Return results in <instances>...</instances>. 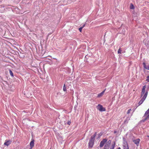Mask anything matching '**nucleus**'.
Listing matches in <instances>:
<instances>
[{
    "label": "nucleus",
    "instance_id": "a878e982",
    "mask_svg": "<svg viewBox=\"0 0 149 149\" xmlns=\"http://www.w3.org/2000/svg\"><path fill=\"white\" fill-rule=\"evenodd\" d=\"M85 26V24L83 25V26H82L81 27H82V28H84Z\"/></svg>",
    "mask_w": 149,
    "mask_h": 149
},
{
    "label": "nucleus",
    "instance_id": "393cba45",
    "mask_svg": "<svg viewBox=\"0 0 149 149\" xmlns=\"http://www.w3.org/2000/svg\"><path fill=\"white\" fill-rule=\"evenodd\" d=\"M145 93H142L141 92V97H142V96H143V95H144V94Z\"/></svg>",
    "mask_w": 149,
    "mask_h": 149
},
{
    "label": "nucleus",
    "instance_id": "a211bd4d",
    "mask_svg": "<svg viewBox=\"0 0 149 149\" xmlns=\"http://www.w3.org/2000/svg\"><path fill=\"white\" fill-rule=\"evenodd\" d=\"M9 72L10 75L12 77H13V73L12 71L10 70H9Z\"/></svg>",
    "mask_w": 149,
    "mask_h": 149
},
{
    "label": "nucleus",
    "instance_id": "f03ea898",
    "mask_svg": "<svg viewBox=\"0 0 149 149\" xmlns=\"http://www.w3.org/2000/svg\"><path fill=\"white\" fill-rule=\"evenodd\" d=\"M148 90H147L146 92L145 93V94H144V95L143 96L142 98L141 99V100L139 102V105L137 106V107H138L139 106L141 105V104H142V103L145 100L147 96L148 95Z\"/></svg>",
    "mask_w": 149,
    "mask_h": 149
},
{
    "label": "nucleus",
    "instance_id": "39448f33",
    "mask_svg": "<svg viewBox=\"0 0 149 149\" xmlns=\"http://www.w3.org/2000/svg\"><path fill=\"white\" fill-rule=\"evenodd\" d=\"M107 140L106 139H103L100 142V148L102 147L105 143L107 142Z\"/></svg>",
    "mask_w": 149,
    "mask_h": 149
},
{
    "label": "nucleus",
    "instance_id": "0eeeda50",
    "mask_svg": "<svg viewBox=\"0 0 149 149\" xmlns=\"http://www.w3.org/2000/svg\"><path fill=\"white\" fill-rule=\"evenodd\" d=\"M12 141L10 140H6L5 141L4 143V145H6L7 146H8L11 143Z\"/></svg>",
    "mask_w": 149,
    "mask_h": 149
},
{
    "label": "nucleus",
    "instance_id": "f3484780",
    "mask_svg": "<svg viewBox=\"0 0 149 149\" xmlns=\"http://www.w3.org/2000/svg\"><path fill=\"white\" fill-rule=\"evenodd\" d=\"M63 90L64 91H67L66 89V87L65 86V84H64L63 88Z\"/></svg>",
    "mask_w": 149,
    "mask_h": 149
},
{
    "label": "nucleus",
    "instance_id": "b1692460",
    "mask_svg": "<svg viewBox=\"0 0 149 149\" xmlns=\"http://www.w3.org/2000/svg\"><path fill=\"white\" fill-rule=\"evenodd\" d=\"M82 27H80L79 29V30L80 32H81L82 31Z\"/></svg>",
    "mask_w": 149,
    "mask_h": 149
},
{
    "label": "nucleus",
    "instance_id": "9b49d317",
    "mask_svg": "<svg viewBox=\"0 0 149 149\" xmlns=\"http://www.w3.org/2000/svg\"><path fill=\"white\" fill-rule=\"evenodd\" d=\"M105 90V89L104 91H102L101 93H99L97 95V97H101L102 96V95H103V94L104 93Z\"/></svg>",
    "mask_w": 149,
    "mask_h": 149
},
{
    "label": "nucleus",
    "instance_id": "7ed1b4c3",
    "mask_svg": "<svg viewBox=\"0 0 149 149\" xmlns=\"http://www.w3.org/2000/svg\"><path fill=\"white\" fill-rule=\"evenodd\" d=\"M123 149H129V146L125 139L123 138Z\"/></svg>",
    "mask_w": 149,
    "mask_h": 149
},
{
    "label": "nucleus",
    "instance_id": "dca6fc26",
    "mask_svg": "<svg viewBox=\"0 0 149 149\" xmlns=\"http://www.w3.org/2000/svg\"><path fill=\"white\" fill-rule=\"evenodd\" d=\"M111 143V141L110 140H109L106 144L110 146Z\"/></svg>",
    "mask_w": 149,
    "mask_h": 149
},
{
    "label": "nucleus",
    "instance_id": "9d476101",
    "mask_svg": "<svg viewBox=\"0 0 149 149\" xmlns=\"http://www.w3.org/2000/svg\"><path fill=\"white\" fill-rule=\"evenodd\" d=\"M116 145V142L115 141H113L111 144V146L110 148V149H114L115 146Z\"/></svg>",
    "mask_w": 149,
    "mask_h": 149
},
{
    "label": "nucleus",
    "instance_id": "bb28decb",
    "mask_svg": "<svg viewBox=\"0 0 149 149\" xmlns=\"http://www.w3.org/2000/svg\"><path fill=\"white\" fill-rule=\"evenodd\" d=\"M116 133V131H114V133Z\"/></svg>",
    "mask_w": 149,
    "mask_h": 149
},
{
    "label": "nucleus",
    "instance_id": "4468645a",
    "mask_svg": "<svg viewBox=\"0 0 149 149\" xmlns=\"http://www.w3.org/2000/svg\"><path fill=\"white\" fill-rule=\"evenodd\" d=\"M109 145L105 144L103 149H109Z\"/></svg>",
    "mask_w": 149,
    "mask_h": 149
},
{
    "label": "nucleus",
    "instance_id": "20e7f679",
    "mask_svg": "<svg viewBox=\"0 0 149 149\" xmlns=\"http://www.w3.org/2000/svg\"><path fill=\"white\" fill-rule=\"evenodd\" d=\"M97 109L100 111H105L106 110L105 108L103 107L102 105L100 104H98L97 106Z\"/></svg>",
    "mask_w": 149,
    "mask_h": 149
},
{
    "label": "nucleus",
    "instance_id": "6ab92c4d",
    "mask_svg": "<svg viewBox=\"0 0 149 149\" xmlns=\"http://www.w3.org/2000/svg\"><path fill=\"white\" fill-rule=\"evenodd\" d=\"M122 52V50L120 48L118 51V54H121Z\"/></svg>",
    "mask_w": 149,
    "mask_h": 149
},
{
    "label": "nucleus",
    "instance_id": "5701e85b",
    "mask_svg": "<svg viewBox=\"0 0 149 149\" xmlns=\"http://www.w3.org/2000/svg\"><path fill=\"white\" fill-rule=\"evenodd\" d=\"M102 135V133L101 132L100 133L98 134L99 137H100Z\"/></svg>",
    "mask_w": 149,
    "mask_h": 149
},
{
    "label": "nucleus",
    "instance_id": "423d86ee",
    "mask_svg": "<svg viewBox=\"0 0 149 149\" xmlns=\"http://www.w3.org/2000/svg\"><path fill=\"white\" fill-rule=\"evenodd\" d=\"M140 140L139 139H136L133 140V142L138 146H139Z\"/></svg>",
    "mask_w": 149,
    "mask_h": 149
},
{
    "label": "nucleus",
    "instance_id": "4be33fe9",
    "mask_svg": "<svg viewBox=\"0 0 149 149\" xmlns=\"http://www.w3.org/2000/svg\"><path fill=\"white\" fill-rule=\"evenodd\" d=\"M71 122L70 121H68L67 122V124L69 125H70V124H71Z\"/></svg>",
    "mask_w": 149,
    "mask_h": 149
},
{
    "label": "nucleus",
    "instance_id": "6e6552de",
    "mask_svg": "<svg viewBox=\"0 0 149 149\" xmlns=\"http://www.w3.org/2000/svg\"><path fill=\"white\" fill-rule=\"evenodd\" d=\"M34 140L33 139H32L30 143V145L31 147L30 149H31L34 145Z\"/></svg>",
    "mask_w": 149,
    "mask_h": 149
},
{
    "label": "nucleus",
    "instance_id": "2eb2a0df",
    "mask_svg": "<svg viewBox=\"0 0 149 149\" xmlns=\"http://www.w3.org/2000/svg\"><path fill=\"white\" fill-rule=\"evenodd\" d=\"M130 8L131 9H134V6L132 3H131L130 6Z\"/></svg>",
    "mask_w": 149,
    "mask_h": 149
},
{
    "label": "nucleus",
    "instance_id": "f257e3e1",
    "mask_svg": "<svg viewBox=\"0 0 149 149\" xmlns=\"http://www.w3.org/2000/svg\"><path fill=\"white\" fill-rule=\"evenodd\" d=\"M97 135V132H95L94 134L92 136L89 140V143L88 144V147L89 148H92L94 144L95 137Z\"/></svg>",
    "mask_w": 149,
    "mask_h": 149
},
{
    "label": "nucleus",
    "instance_id": "412c9836",
    "mask_svg": "<svg viewBox=\"0 0 149 149\" xmlns=\"http://www.w3.org/2000/svg\"><path fill=\"white\" fill-rule=\"evenodd\" d=\"M146 81L149 82V76H148L147 77Z\"/></svg>",
    "mask_w": 149,
    "mask_h": 149
},
{
    "label": "nucleus",
    "instance_id": "1a4fd4ad",
    "mask_svg": "<svg viewBox=\"0 0 149 149\" xmlns=\"http://www.w3.org/2000/svg\"><path fill=\"white\" fill-rule=\"evenodd\" d=\"M143 67L145 69L149 70V65L146 66L145 63L143 62Z\"/></svg>",
    "mask_w": 149,
    "mask_h": 149
},
{
    "label": "nucleus",
    "instance_id": "ddd939ff",
    "mask_svg": "<svg viewBox=\"0 0 149 149\" xmlns=\"http://www.w3.org/2000/svg\"><path fill=\"white\" fill-rule=\"evenodd\" d=\"M146 88V86L144 85L143 87V88L142 90V91L141 92L142 93H145V89Z\"/></svg>",
    "mask_w": 149,
    "mask_h": 149
},
{
    "label": "nucleus",
    "instance_id": "f8f14e48",
    "mask_svg": "<svg viewBox=\"0 0 149 149\" xmlns=\"http://www.w3.org/2000/svg\"><path fill=\"white\" fill-rule=\"evenodd\" d=\"M130 120V118L128 117L126 118V120L124 121V123L125 124H127L129 120Z\"/></svg>",
    "mask_w": 149,
    "mask_h": 149
},
{
    "label": "nucleus",
    "instance_id": "aec40b11",
    "mask_svg": "<svg viewBox=\"0 0 149 149\" xmlns=\"http://www.w3.org/2000/svg\"><path fill=\"white\" fill-rule=\"evenodd\" d=\"M132 110L131 109H129L128 110L127 112V114H129L130 112V111Z\"/></svg>",
    "mask_w": 149,
    "mask_h": 149
}]
</instances>
